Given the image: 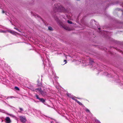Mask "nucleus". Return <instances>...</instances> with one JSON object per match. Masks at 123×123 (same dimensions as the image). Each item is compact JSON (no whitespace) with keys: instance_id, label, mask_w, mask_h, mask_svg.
<instances>
[{"instance_id":"obj_1","label":"nucleus","mask_w":123,"mask_h":123,"mask_svg":"<svg viewBox=\"0 0 123 123\" xmlns=\"http://www.w3.org/2000/svg\"><path fill=\"white\" fill-rule=\"evenodd\" d=\"M53 9L54 12H65V10L64 7L61 6L60 4H55L53 6Z\"/></svg>"},{"instance_id":"obj_2","label":"nucleus","mask_w":123,"mask_h":123,"mask_svg":"<svg viewBox=\"0 0 123 123\" xmlns=\"http://www.w3.org/2000/svg\"><path fill=\"white\" fill-rule=\"evenodd\" d=\"M34 91L41 94L43 96L46 95V93L44 92L42 87L38 88L35 89Z\"/></svg>"},{"instance_id":"obj_3","label":"nucleus","mask_w":123,"mask_h":123,"mask_svg":"<svg viewBox=\"0 0 123 123\" xmlns=\"http://www.w3.org/2000/svg\"><path fill=\"white\" fill-rule=\"evenodd\" d=\"M99 33L101 34L102 35H104V36L105 37H106L108 36L109 35V33H110L109 32L107 31H100Z\"/></svg>"},{"instance_id":"obj_4","label":"nucleus","mask_w":123,"mask_h":123,"mask_svg":"<svg viewBox=\"0 0 123 123\" xmlns=\"http://www.w3.org/2000/svg\"><path fill=\"white\" fill-rule=\"evenodd\" d=\"M5 122L6 123H11V122L10 118L8 117H7L5 118Z\"/></svg>"},{"instance_id":"obj_5","label":"nucleus","mask_w":123,"mask_h":123,"mask_svg":"<svg viewBox=\"0 0 123 123\" xmlns=\"http://www.w3.org/2000/svg\"><path fill=\"white\" fill-rule=\"evenodd\" d=\"M35 97L37 99H39L41 102L42 103H44L45 102V100L43 98H39L37 94L36 95Z\"/></svg>"},{"instance_id":"obj_6","label":"nucleus","mask_w":123,"mask_h":123,"mask_svg":"<svg viewBox=\"0 0 123 123\" xmlns=\"http://www.w3.org/2000/svg\"><path fill=\"white\" fill-rule=\"evenodd\" d=\"M20 120L21 122L23 123H24L26 121V118L25 117H22V116H20Z\"/></svg>"},{"instance_id":"obj_7","label":"nucleus","mask_w":123,"mask_h":123,"mask_svg":"<svg viewBox=\"0 0 123 123\" xmlns=\"http://www.w3.org/2000/svg\"><path fill=\"white\" fill-rule=\"evenodd\" d=\"M57 22L60 25L62 26H63V22L62 21L58 19L57 20Z\"/></svg>"},{"instance_id":"obj_8","label":"nucleus","mask_w":123,"mask_h":123,"mask_svg":"<svg viewBox=\"0 0 123 123\" xmlns=\"http://www.w3.org/2000/svg\"><path fill=\"white\" fill-rule=\"evenodd\" d=\"M67 96H68L69 97L71 98V97H72V96L71 94H69L68 93H67Z\"/></svg>"},{"instance_id":"obj_9","label":"nucleus","mask_w":123,"mask_h":123,"mask_svg":"<svg viewBox=\"0 0 123 123\" xmlns=\"http://www.w3.org/2000/svg\"><path fill=\"white\" fill-rule=\"evenodd\" d=\"M6 31H7V32L8 31L13 34H14V31H8V30H6Z\"/></svg>"},{"instance_id":"obj_10","label":"nucleus","mask_w":123,"mask_h":123,"mask_svg":"<svg viewBox=\"0 0 123 123\" xmlns=\"http://www.w3.org/2000/svg\"><path fill=\"white\" fill-rule=\"evenodd\" d=\"M76 100V102H77L80 105H82V104L79 101H78L77 100Z\"/></svg>"},{"instance_id":"obj_11","label":"nucleus","mask_w":123,"mask_h":123,"mask_svg":"<svg viewBox=\"0 0 123 123\" xmlns=\"http://www.w3.org/2000/svg\"><path fill=\"white\" fill-rule=\"evenodd\" d=\"M76 98V97H75L72 96V97H71V98L73 100H75L76 102V100H77L76 99H75V98Z\"/></svg>"},{"instance_id":"obj_12","label":"nucleus","mask_w":123,"mask_h":123,"mask_svg":"<svg viewBox=\"0 0 123 123\" xmlns=\"http://www.w3.org/2000/svg\"><path fill=\"white\" fill-rule=\"evenodd\" d=\"M15 97H14L13 96H9V97H8L7 98H6V99H8L9 98H15Z\"/></svg>"},{"instance_id":"obj_13","label":"nucleus","mask_w":123,"mask_h":123,"mask_svg":"<svg viewBox=\"0 0 123 123\" xmlns=\"http://www.w3.org/2000/svg\"><path fill=\"white\" fill-rule=\"evenodd\" d=\"M19 109L20 110V111H18L19 112H21V111H23V109L22 108H19Z\"/></svg>"},{"instance_id":"obj_14","label":"nucleus","mask_w":123,"mask_h":123,"mask_svg":"<svg viewBox=\"0 0 123 123\" xmlns=\"http://www.w3.org/2000/svg\"><path fill=\"white\" fill-rule=\"evenodd\" d=\"M8 115L10 116L11 117H15V116L11 114H8Z\"/></svg>"},{"instance_id":"obj_15","label":"nucleus","mask_w":123,"mask_h":123,"mask_svg":"<svg viewBox=\"0 0 123 123\" xmlns=\"http://www.w3.org/2000/svg\"><path fill=\"white\" fill-rule=\"evenodd\" d=\"M86 112H89V113H91V112L87 108H86Z\"/></svg>"},{"instance_id":"obj_16","label":"nucleus","mask_w":123,"mask_h":123,"mask_svg":"<svg viewBox=\"0 0 123 123\" xmlns=\"http://www.w3.org/2000/svg\"><path fill=\"white\" fill-rule=\"evenodd\" d=\"M0 32H1V33L6 32H7V31H6V30L5 31H3V30H0Z\"/></svg>"},{"instance_id":"obj_17","label":"nucleus","mask_w":123,"mask_h":123,"mask_svg":"<svg viewBox=\"0 0 123 123\" xmlns=\"http://www.w3.org/2000/svg\"><path fill=\"white\" fill-rule=\"evenodd\" d=\"M48 29L50 31H52L53 30L52 28L50 26L48 27Z\"/></svg>"},{"instance_id":"obj_18","label":"nucleus","mask_w":123,"mask_h":123,"mask_svg":"<svg viewBox=\"0 0 123 123\" xmlns=\"http://www.w3.org/2000/svg\"><path fill=\"white\" fill-rule=\"evenodd\" d=\"M68 23L70 24H73V23L72 22L70 21L69 20H68Z\"/></svg>"},{"instance_id":"obj_19","label":"nucleus","mask_w":123,"mask_h":123,"mask_svg":"<svg viewBox=\"0 0 123 123\" xmlns=\"http://www.w3.org/2000/svg\"><path fill=\"white\" fill-rule=\"evenodd\" d=\"M15 88L17 90H19V89L18 88L17 86L15 87Z\"/></svg>"},{"instance_id":"obj_20","label":"nucleus","mask_w":123,"mask_h":123,"mask_svg":"<svg viewBox=\"0 0 123 123\" xmlns=\"http://www.w3.org/2000/svg\"><path fill=\"white\" fill-rule=\"evenodd\" d=\"M14 29H16V30H17V31H19V32H20V31L18 29V28H16L15 27H14Z\"/></svg>"},{"instance_id":"obj_21","label":"nucleus","mask_w":123,"mask_h":123,"mask_svg":"<svg viewBox=\"0 0 123 123\" xmlns=\"http://www.w3.org/2000/svg\"><path fill=\"white\" fill-rule=\"evenodd\" d=\"M5 111L4 110H2L0 109V112H4Z\"/></svg>"},{"instance_id":"obj_22","label":"nucleus","mask_w":123,"mask_h":123,"mask_svg":"<svg viewBox=\"0 0 123 123\" xmlns=\"http://www.w3.org/2000/svg\"><path fill=\"white\" fill-rule=\"evenodd\" d=\"M5 111L4 110H2L0 109V112H4Z\"/></svg>"},{"instance_id":"obj_23","label":"nucleus","mask_w":123,"mask_h":123,"mask_svg":"<svg viewBox=\"0 0 123 123\" xmlns=\"http://www.w3.org/2000/svg\"><path fill=\"white\" fill-rule=\"evenodd\" d=\"M5 111L4 110H2L0 109V112H4Z\"/></svg>"},{"instance_id":"obj_24","label":"nucleus","mask_w":123,"mask_h":123,"mask_svg":"<svg viewBox=\"0 0 123 123\" xmlns=\"http://www.w3.org/2000/svg\"><path fill=\"white\" fill-rule=\"evenodd\" d=\"M64 29L66 30H69L68 29V28L67 27H65Z\"/></svg>"},{"instance_id":"obj_25","label":"nucleus","mask_w":123,"mask_h":123,"mask_svg":"<svg viewBox=\"0 0 123 123\" xmlns=\"http://www.w3.org/2000/svg\"><path fill=\"white\" fill-rule=\"evenodd\" d=\"M97 121V122L98 123H101L99 121H98V120H97V121Z\"/></svg>"},{"instance_id":"obj_26","label":"nucleus","mask_w":123,"mask_h":123,"mask_svg":"<svg viewBox=\"0 0 123 123\" xmlns=\"http://www.w3.org/2000/svg\"><path fill=\"white\" fill-rule=\"evenodd\" d=\"M64 62H65V63L64 64H65L67 63V62L66 60H64Z\"/></svg>"},{"instance_id":"obj_27","label":"nucleus","mask_w":123,"mask_h":123,"mask_svg":"<svg viewBox=\"0 0 123 123\" xmlns=\"http://www.w3.org/2000/svg\"><path fill=\"white\" fill-rule=\"evenodd\" d=\"M2 12L3 13H4L5 12V11H4V10H3L2 11Z\"/></svg>"},{"instance_id":"obj_28","label":"nucleus","mask_w":123,"mask_h":123,"mask_svg":"<svg viewBox=\"0 0 123 123\" xmlns=\"http://www.w3.org/2000/svg\"><path fill=\"white\" fill-rule=\"evenodd\" d=\"M38 111L39 113V114H40V111Z\"/></svg>"},{"instance_id":"obj_29","label":"nucleus","mask_w":123,"mask_h":123,"mask_svg":"<svg viewBox=\"0 0 123 123\" xmlns=\"http://www.w3.org/2000/svg\"><path fill=\"white\" fill-rule=\"evenodd\" d=\"M98 30H100V28H98Z\"/></svg>"},{"instance_id":"obj_30","label":"nucleus","mask_w":123,"mask_h":123,"mask_svg":"<svg viewBox=\"0 0 123 123\" xmlns=\"http://www.w3.org/2000/svg\"><path fill=\"white\" fill-rule=\"evenodd\" d=\"M92 22H95V21L94 20H93L92 21Z\"/></svg>"},{"instance_id":"obj_31","label":"nucleus","mask_w":123,"mask_h":123,"mask_svg":"<svg viewBox=\"0 0 123 123\" xmlns=\"http://www.w3.org/2000/svg\"><path fill=\"white\" fill-rule=\"evenodd\" d=\"M44 68H45V65L44 64Z\"/></svg>"},{"instance_id":"obj_32","label":"nucleus","mask_w":123,"mask_h":123,"mask_svg":"<svg viewBox=\"0 0 123 123\" xmlns=\"http://www.w3.org/2000/svg\"><path fill=\"white\" fill-rule=\"evenodd\" d=\"M53 122V121H51V123H52Z\"/></svg>"},{"instance_id":"obj_33","label":"nucleus","mask_w":123,"mask_h":123,"mask_svg":"<svg viewBox=\"0 0 123 123\" xmlns=\"http://www.w3.org/2000/svg\"><path fill=\"white\" fill-rule=\"evenodd\" d=\"M78 98V99H80V98Z\"/></svg>"}]
</instances>
